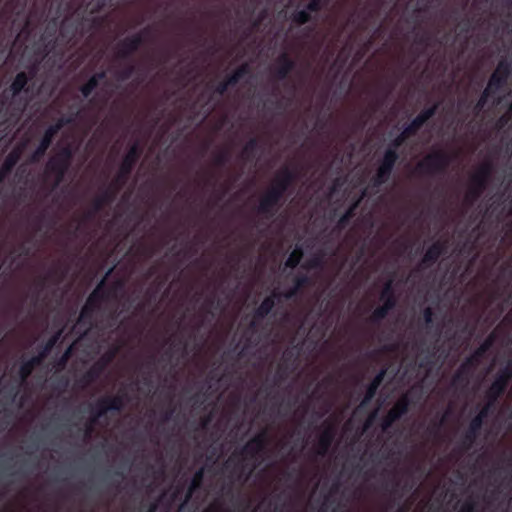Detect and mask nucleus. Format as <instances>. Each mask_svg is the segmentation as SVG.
Instances as JSON below:
<instances>
[{
  "instance_id": "f257e3e1",
  "label": "nucleus",
  "mask_w": 512,
  "mask_h": 512,
  "mask_svg": "<svg viewBox=\"0 0 512 512\" xmlns=\"http://www.w3.org/2000/svg\"><path fill=\"white\" fill-rule=\"evenodd\" d=\"M28 77L25 72L16 75L8 88L0 93V127H8L18 122L24 112H27L26 119V143L30 141L29 108L30 99L22 100L20 95L27 85Z\"/></svg>"
},
{
  "instance_id": "f03ea898",
  "label": "nucleus",
  "mask_w": 512,
  "mask_h": 512,
  "mask_svg": "<svg viewBox=\"0 0 512 512\" xmlns=\"http://www.w3.org/2000/svg\"><path fill=\"white\" fill-rule=\"evenodd\" d=\"M75 148L71 143L57 145L54 153L49 157L45 175L52 189H56L64 181L65 175L71 165Z\"/></svg>"
},
{
  "instance_id": "7ed1b4c3",
  "label": "nucleus",
  "mask_w": 512,
  "mask_h": 512,
  "mask_svg": "<svg viewBox=\"0 0 512 512\" xmlns=\"http://www.w3.org/2000/svg\"><path fill=\"white\" fill-rule=\"evenodd\" d=\"M495 341L494 334H490L474 352L466 357L457 368L451 379V386L456 389H465L468 387L475 370L479 366L481 359L491 349Z\"/></svg>"
},
{
  "instance_id": "20e7f679",
  "label": "nucleus",
  "mask_w": 512,
  "mask_h": 512,
  "mask_svg": "<svg viewBox=\"0 0 512 512\" xmlns=\"http://www.w3.org/2000/svg\"><path fill=\"white\" fill-rule=\"evenodd\" d=\"M109 297L110 290L106 287V278H103L90 293L82 307L77 320V326L83 327L85 331L90 330L94 323L95 313L100 309L101 303Z\"/></svg>"
},
{
  "instance_id": "39448f33",
  "label": "nucleus",
  "mask_w": 512,
  "mask_h": 512,
  "mask_svg": "<svg viewBox=\"0 0 512 512\" xmlns=\"http://www.w3.org/2000/svg\"><path fill=\"white\" fill-rule=\"evenodd\" d=\"M143 154V148L139 141H134L123 156L119 169L112 179V182L123 189L128 182L137 162Z\"/></svg>"
},
{
  "instance_id": "423d86ee",
  "label": "nucleus",
  "mask_w": 512,
  "mask_h": 512,
  "mask_svg": "<svg viewBox=\"0 0 512 512\" xmlns=\"http://www.w3.org/2000/svg\"><path fill=\"white\" fill-rule=\"evenodd\" d=\"M494 170L493 163L486 161L482 163L477 171L472 175L470 187L465 195V201L473 204L482 196L486 190Z\"/></svg>"
},
{
  "instance_id": "0eeeda50",
  "label": "nucleus",
  "mask_w": 512,
  "mask_h": 512,
  "mask_svg": "<svg viewBox=\"0 0 512 512\" xmlns=\"http://www.w3.org/2000/svg\"><path fill=\"white\" fill-rule=\"evenodd\" d=\"M451 162L450 156L443 151H436L426 155L416 165V172L423 175L434 176L446 172Z\"/></svg>"
},
{
  "instance_id": "6e6552de",
  "label": "nucleus",
  "mask_w": 512,
  "mask_h": 512,
  "mask_svg": "<svg viewBox=\"0 0 512 512\" xmlns=\"http://www.w3.org/2000/svg\"><path fill=\"white\" fill-rule=\"evenodd\" d=\"M451 162L450 156L443 151H436L426 155L416 165V172L423 175L434 176L446 172Z\"/></svg>"
},
{
  "instance_id": "1a4fd4ad",
  "label": "nucleus",
  "mask_w": 512,
  "mask_h": 512,
  "mask_svg": "<svg viewBox=\"0 0 512 512\" xmlns=\"http://www.w3.org/2000/svg\"><path fill=\"white\" fill-rule=\"evenodd\" d=\"M150 32L151 29L146 27L140 32L120 40L115 46L116 57L120 60L130 59L145 42V37L148 36Z\"/></svg>"
},
{
  "instance_id": "9d476101",
  "label": "nucleus",
  "mask_w": 512,
  "mask_h": 512,
  "mask_svg": "<svg viewBox=\"0 0 512 512\" xmlns=\"http://www.w3.org/2000/svg\"><path fill=\"white\" fill-rule=\"evenodd\" d=\"M267 445L268 434L266 430H263L248 440L240 450L235 452V454L244 459L256 461L266 450Z\"/></svg>"
},
{
  "instance_id": "9b49d317",
  "label": "nucleus",
  "mask_w": 512,
  "mask_h": 512,
  "mask_svg": "<svg viewBox=\"0 0 512 512\" xmlns=\"http://www.w3.org/2000/svg\"><path fill=\"white\" fill-rule=\"evenodd\" d=\"M117 352L118 349L114 347L103 353L99 359L85 372L81 378V382L84 385H89L97 381L105 372L107 367L113 362Z\"/></svg>"
},
{
  "instance_id": "f8f14e48",
  "label": "nucleus",
  "mask_w": 512,
  "mask_h": 512,
  "mask_svg": "<svg viewBox=\"0 0 512 512\" xmlns=\"http://www.w3.org/2000/svg\"><path fill=\"white\" fill-rule=\"evenodd\" d=\"M512 74V63L508 58L503 57L497 63V66L491 74L487 86L496 93L501 92L507 85L508 79Z\"/></svg>"
},
{
  "instance_id": "ddd939ff",
  "label": "nucleus",
  "mask_w": 512,
  "mask_h": 512,
  "mask_svg": "<svg viewBox=\"0 0 512 512\" xmlns=\"http://www.w3.org/2000/svg\"><path fill=\"white\" fill-rule=\"evenodd\" d=\"M283 199L284 197L278 194L277 191L268 188L259 200L257 212L265 218L271 219L278 212Z\"/></svg>"
},
{
  "instance_id": "4468645a",
  "label": "nucleus",
  "mask_w": 512,
  "mask_h": 512,
  "mask_svg": "<svg viewBox=\"0 0 512 512\" xmlns=\"http://www.w3.org/2000/svg\"><path fill=\"white\" fill-rule=\"evenodd\" d=\"M411 404L412 401L410 399L409 393L402 395L396 401L393 407L387 412V414L383 417L381 422L382 430H388L396 421H398L402 416L407 414Z\"/></svg>"
},
{
  "instance_id": "2eb2a0df",
  "label": "nucleus",
  "mask_w": 512,
  "mask_h": 512,
  "mask_svg": "<svg viewBox=\"0 0 512 512\" xmlns=\"http://www.w3.org/2000/svg\"><path fill=\"white\" fill-rule=\"evenodd\" d=\"M336 436V426L330 420H326L323 423V430L320 433L315 452L318 456L324 457L331 448Z\"/></svg>"
},
{
  "instance_id": "dca6fc26",
  "label": "nucleus",
  "mask_w": 512,
  "mask_h": 512,
  "mask_svg": "<svg viewBox=\"0 0 512 512\" xmlns=\"http://www.w3.org/2000/svg\"><path fill=\"white\" fill-rule=\"evenodd\" d=\"M121 190L122 188L116 186L112 181L105 186L101 193L91 201L93 214L99 213L105 206L112 204Z\"/></svg>"
},
{
  "instance_id": "f3484780",
  "label": "nucleus",
  "mask_w": 512,
  "mask_h": 512,
  "mask_svg": "<svg viewBox=\"0 0 512 512\" xmlns=\"http://www.w3.org/2000/svg\"><path fill=\"white\" fill-rule=\"evenodd\" d=\"M296 172L289 167L285 166L278 171L276 177L269 187L274 191H277L278 194L284 197L287 190L291 187V185L296 180Z\"/></svg>"
},
{
  "instance_id": "a211bd4d",
  "label": "nucleus",
  "mask_w": 512,
  "mask_h": 512,
  "mask_svg": "<svg viewBox=\"0 0 512 512\" xmlns=\"http://www.w3.org/2000/svg\"><path fill=\"white\" fill-rule=\"evenodd\" d=\"M323 4V0H310L305 9L295 10L291 14L290 19L298 26L305 25L312 20L311 13H318L321 11Z\"/></svg>"
},
{
  "instance_id": "6ab92c4d",
  "label": "nucleus",
  "mask_w": 512,
  "mask_h": 512,
  "mask_svg": "<svg viewBox=\"0 0 512 512\" xmlns=\"http://www.w3.org/2000/svg\"><path fill=\"white\" fill-rule=\"evenodd\" d=\"M280 299V293L277 291H273L271 295L265 297L260 305L255 309L253 320L250 323L251 328H255L257 326L258 321L263 320L267 317L273 310L276 305V301Z\"/></svg>"
},
{
  "instance_id": "aec40b11",
  "label": "nucleus",
  "mask_w": 512,
  "mask_h": 512,
  "mask_svg": "<svg viewBox=\"0 0 512 512\" xmlns=\"http://www.w3.org/2000/svg\"><path fill=\"white\" fill-rule=\"evenodd\" d=\"M483 422H480V419L472 418L469 422V425L463 434L460 440V448L462 451L466 452L472 449L478 437L480 436Z\"/></svg>"
},
{
  "instance_id": "412c9836",
  "label": "nucleus",
  "mask_w": 512,
  "mask_h": 512,
  "mask_svg": "<svg viewBox=\"0 0 512 512\" xmlns=\"http://www.w3.org/2000/svg\"><path fill=\"white\" fill-rule=\"evenodd\" d=\"M446 252V244L443 241H436L430 245L421 259L418 267L427 269L437 263L438 259Z\"/></svg>"
},
{
  "instance_id": "4be33fe9",
  "label": "nucleus",
  "mask_w": 512,
  "mask_h": 512,
  "mask_svg": "<svg viewBox=\"0 0 512 512\" xmlns=\"http://www.w3.org/2000/svg\"><path fill=\"white\" fill-rule=\"evenodd\" d=\"M105 401V396L100 398L94 405H90V413L91 418L89 422L86 424L85 434L90 436L93 432L94 425L98 422L99 419L104 417L108 412H112L110 408H108V404Z\"/></svg>"
},
{
  "instance_id": "5701e85b",
  "label": "nucleus",
  "mask_w": 512,
  "mask_h": 512,
  "mask_svg": "<svg viewBox=\"0 0 512 512\" xmlns=\"http://www.w3.org/2000/svg\"><path fill=\"white\" fill-rule=\"evenodd\" d=\"M296 67V62L288 53L284 52L276 59V65L273 69L274 77L277 80H284Z\"/></svg>"
},
{
  "instance_id": "b1692460",
  "label": "nucleus",
  "mask_w": 512,
  "mask_h": 512,
  "mask_svg": "<svg viewBox=\"0 0 512 512\" xmlns=\"http://www.w3.org/2000/svg\"><path fill=\"white\" fill-rule=\"evenodd\" d=\"M298 358V352L294 349H286L282 356V361L278 365L277 376L280 380L287 378L289 372H291Z\"/></svg>"
},
{
  "instance_id": "393cba45",
  "label": "nucleus",
  "mask_w": 512,
  "mask_h": 512,
  "mask_svg": "<svg viewBox=\"0 0 512 512\" xmlns=\"http://www.w3.org/2000/svg\"><path fill=\"white\" fill-rule=\"evenodd\" d=\"M22 156V147L17 146L13 148L5 157L3 164L0 167V176L8 178L16 164L19 162Z\"/></svg>"
},
{
  "instance_id": "a878e982",
  "label": "nucleus",
  "mask_w": 512,
  "mask_h": 512,
  "mask_svg": "<svg viewBox=\"0 0 512 512\" xmlns=\"http://www.w3.org/2000/svg\"><path fill=\"white\" fill-rule=\"evenodd\" d=\"M386 372H387L386 369L382 368L375 375V377L372 379V381L368 384V386L366 387L364 397L361 401V406L367 405L375 397L378 388L380 387V385L382 384V382L386 376Z\"/></svg>"
},
{
  "instance_id": "bb28decb",
  "label": "nucleus",
  "mask_w": 512,
  "mask_h": 512,
  "mask_svg": "<svg viewBox=\"0 0 512 512\" xmlns=\"http://www.w3.org/2000/svg\"><path fill=\"white\" fill-rule=\"evenodd\" d=\"M511 380H512V359H508L506 361V363L497 370L492 382L507 389Z\"/></svg>"
},
{
  "instance_id": "cd10ccee",
  "label": "nucleus",
  "mask_w": 512,
  "mask_h": 512,
  "mask_svg": "<svg viewBox=\"0 0 512 512\" xmlns=\"http://www.w3.org/2000/svg\"><path fill=\"white\" fill-rule=\"evenodd\" d=\"M68 271V266L64 262L58 260L49 268L47 276L56 285H60L66 279Z\"/></svg>"
},
{
  "instance_id": "c85d7f7f",
  "label": "nucleus",
  "mask_w": 512,
  "mask_h": 512,
  "mask_svg": "<svg viewBox=\"0 0 512 512\" xmlns=\"http://www.w3.org/2000/svg\"><path fill=\"white\" fill-rule=\"evenodd\" d=\"M128 401V395L125 391H119L116 395L105 396V401L108 404V408L112 412H121Z\"/></svg>"
},
{
  "instance_id": "c756f323",
  "label": "nucleus",
  "mask_w": 512,
  "mask_h": 512,
  "mask_svg": "<svg viewBox=\"0 0 512 512\" xmlns=\"http://www.w3.org/2000/svg\"><path fill=\"white\" fill-rule=\"evenodd\" d=\"M398 159V152L392 149H385L383 157L379 161L378 168L392 174Z\"/></svg>"
},
{
  "instance_id": "7c9ffc66",
  "label": "nucleus",
  "mask_w": 512,
  "mask_h": 512,
  "mask_svg": "<svg viewBox=\"0 0 512 512\" xmlns=\"http://www.w3.org/2000/svg\"><path fill=\"white\" fill-rule=\"evenodd\" d=\"M379 300L383 303H390L392 308L396 307L397 304V297L395 293V289L393 286V280L389 279L383 286L380 295Z\"/></svg>"
},
{
  "instance_id": "2f4dec72",
  "label": "nucleus",
  "mask_w": 512,
  "mask_h": 512,
  "mask_svg": "<svg viewBox=\"0 0 512 512\" xmlns=\"http://www.w3.org/2000/svg\"><path fill=\"white\" fill-rule=\"evenodd\" d=\"M32 156L27 157L24 164L20 165L16 171V177L19 182H22L26 186L32 183Z\"/></svg>"
},
{
  "instance_id": "473e14b6",
  "label": "nucleus",
  "mask_w": 512,
  "mask_h": 512,
  "mask_svg": "<svg viewBox=\"0 0 512 512\" xmlns=\"http://www.w3.org/2000/svg\"><path fill=\"white\" fill-rule=\"evenodd\" d=\"M204 473H205V471H204L203 467L199 468L194 473V475L191 479L190 485L187 489L186 495H185V502H188L191 499V497L193 496V494L195 493V491L198 490L202 486L203 479H204Z\"/></svg>"
},
{
  "instance_id": "72a5a7b5",
  "label": "nucleus",
  "mask_w": 512,
  "mask_h": 512,
  "mask_svg": "<svg viewBox=\"0 0 512 512\" xmlns=\"http://www.w3.org/2000/svg\"><path fill=\"white\" fill-rule=\"evenodd\" d=\"M250 72V67L247 63L241 64L230 75L226 77L227 84L235 86L239 81Z\"/></svg>"
},
{
  "instance_id": "f704fd0d",
  "label": "nucleus",
  "mask_w": 512,
  "mask_h": 512,
  "mask_svg": "<svg viewBox=\"0 0 512 512\" xmlns=\"http://www.w3.org/2000/svg\"><path fill=\"white\" fill-rule=\"evenodd\" d=\"M506 390L507 389L504 387L492 382L486 390L484 398L485 400H488L491 403H495L497 405L499 399L505 394Z\"/></svg>"
},
{
  "instance_id": "c9c22d12",
  "label": "nucleus",
  "mask_w": 512,
  "mask_h": 512,
  "mask_svg": "<svg viewBox=\"0 0 512 512\" xmlns=\"http://www.w3.org/2000/svg\"><path fill=\"white\" fill-rule=\"evenodd\" d=\"M392 309L393 308L391 307L390 303H383L382 305L376 307L370 316V322L373 324H379L387 317Z\"/></svg>"
},
{
  "instance_id": "e433bc0d",
  "label": "nucleus",
  "mask_w": 512,
  "mask_h": 512,
  "mask_svg": "<svg viewBox=\"0 0 512 512\" xmlns=\"http://www.w3.org/2000/svg\"><path fill=\"white\" fill-rule=\"evenodd\" d=\"M86 8L90 7V13L95 14L101 12L112 0H75Z\"/></svg>"
},
{
  "instance_id": "4c0bfd02",
  "label": "nucleus",
  "mask_w": 512,
  "mask_h": 512,
  "mask_svg": "<svg viewBox=\"0 0 512 512\" xmlns=\"http://www.w3.org/2000/svg\"><path fill=\"white\" fill-rule=\"evenodd\" d=\"M260 148L259 140L256 137L251 138L243 147L241 156L242 158L249 160L253 158Z\"/></svg>"
},
{
  "instance_id": "58836bf2",
  "label": "nucleus",
  "mask_w": 512,
  "mask_h": 512,
  "mask_svg": "<svg viewBox=\"0 0 512 512\" xmlns=\"http://www.w3.org/2000/svg\"><path fill=\"white\" fill-rule=\"evenodd\" d=\"M304 256V251L301 246H296L290 253L289 257L285 262V266L291 269L296 268Z\"/></svg>"
},
{
  "instance_id": "ea45409f",
  "label": "nucleus",
  "mask_w": 512,
  "mask_h": 512,
  "mask_svg": "<svg viewBox=\"0 0 512 512\" xmlns=\"http://www.w3.org/2000/svg\"><path fill=\"white\" fill-rule=\"evenodd\" d=\"M357 207L358 202H355L344 212L337 222L338 228L344 229L349 225L351 219L355 216Z\"/></svg>"
},
{
  "instance_id": "a19ab883",
  "label": "nucleus",
  "mask_w": 512,
  "mask_h": 512,
  "mask_svg": "<svg viewBox=\"0 0 512 512\" xmlns=\"http://www.w3.org/2000/svg\"><path fill=\"white\" fill-rule=\"evenodd\" d=\"M495 94H497L495 91L485 87L480 98L474 106V113L479 114L487 104L489 98L493 97Z\"/></svg>"
},
{
  "instance_id": "79ce46f5",
  "label": "nucleus",
  "mask_w": 512,
  "mask_h": 512,
  "mask_svg": "<svg viewBox=\"0 0 512 512\" xmlns=\"http://www.w3.org/2000/svg\"><path fill=\"white\" fill-rule=\"evenodd\" d=\"M496 409V404L491 403L488 400H485L484 405L481 406L478 413L473 417L475 419H480V422L485 423V420L488 418L490 414Z\"/></svg>"
},
{
  "instance_id": "37998d69",
  "label": "nucleus",
  "mask_w": 512,
  "mask_h": 512,
  "mask_svg": "<svg viewBox=\"0 0 512 512\" xmlns=\"http://www.w3.org/2000/svg\"><path fill=\"white\" fill-rule=\"evenodd\" d=\"M69 122H70V119H65L62 117V118L58 119V121L56 123L50 125L46 129L44 134L47 136V138L54 139L55 136L58 134V132L63 128V126Z\"/></svg>"
},
{
  "instance_id": "c03bdc74",
  "label": "nucleus",
  "mask_w": 512,
  "mask_h": 512,
  "mask_svg": "<svg viewBox=\"0 0 512 512\" xmlns=\"http://www.w3.org/2000/svg\"><path fill=\"white\" fill-rule=\"evenodd\" d=\"M391 173L384 171L377 167L376 173L373 176L371 182L374 187H379L383 184H385L391 177Z\"/></svg>"
},
{
  "instance_id": "a18cd8bd",
  "label": "nucleus",
  "mask_w": 512,
  "mask_h": 512,
  "mask_svg": "<svg viewBox=\"0 0 512 512\" xmlns=\"http://www.w3.org/2000/svg\"><path fill=\"white\" fill-rule=\"evenodd\" d=\"M137 71V66L134 64H128L123 69L117 71L115 73V76L120 81H127L129 80Z\"/></svg>"
},
{
  "instance_id": "49530a36",
  "label": "nucleus",
  "mask_w": 512,
  "mask_h": 512,
  "mask_svg": "<svg viewBox=\"0 0 512 512\" xmlns=\"http://www.w3.org/2000/svg\"><path fill=\"white\" fill-rule=\"evenodd\" d=\"M97 80L90 77L86 83L80 87V92L84 98H88L92 92L98 87Z\"/></svg>"
},
{
  "instance_id": "de8ad7c7",
  "label": "nucleus",
  "mask_w": 512,
  "mask_h": 512,
  "mask_svg": "<svg viewBox=\"0 0 512 512\" xmlns=\"http://www.w3.org/2000/svg\"><path fill=\"white\" fill-rule=\"evenodd\" d=\"M230 161V152L227 149L220 150L214 156V164L218 167L225 166Z\"/></svg>"
},
{
  "instance_id": "09e8293b",
  "label": "nucleus",
  "mask_w": 512,
  "mask_h": 512,
  "mask_svg": "<svg viewBox=\"0 0 512 512\" xmlns=\"http://www.w3.org/2000/svg\"><path fill=\"white\" fill-rule=\"evenodd\" d=\"M21 375L24 379H28L32 375V357L28 355L21 366Z\"/></svg>"
},
{
  "instance_id": "8fccbe9b",
  "label": "nucleus",
  "mask_w": 512,
  "mask_h": 512,
  "mask_svg": "<svg viewBox=\"0 0 512 512\" xmlns=\"http://www.w3.org/2000/svg\"><path fill=\"white\" fill-rule=\"evenodd\" d=\"M52 141H53L52 138H47V136L44 134V136L41 140L40 147L38 149L34 150V162H36L39 155L41 153H43L52 144Z\"/></svg>"
},
{
  "instance_id": "3c124183",
  "label": "nucleus",
  "mask_w": 512,
  "mask_h": 512,
  "mask_svg": "<svg viewBox=\"0 0 512 512\" xmlns=\"http://www.w3.org/2000/svg\"><path fill=\"white\" fill-rule=\"evenodd\" d=\"M310 284V278L305 275H298L293 279V286L300 291V289Z\"/></svg>"
},
{
  "instance_id": "603ef678",
  "label": "nucleus",
  "mask_w": 512,
  "mask_h": 512,
  "mask_svg": "<svg viewBox=\"0 0 512 512\" xmlns=\"http://www.w3.org/2000/svg\"><path fill=\"white\" fill-rule=\"evenodd\" d=\"M21 249H22V247H19L18 249L15 248L9 253V256H7L6 260H8L9 258L12 259L10 267L15 265V269L19 268V265L22 262V259H21V253L20 252L18 253V250H21Z\"/></svg>"
},
{
  "instance_id": "864d4df0",
  "label": "nucleus",
  "mask_w": 512,
  "mask_h": 512,
  "mask_svg": "<svg viewBox=\"0 0 512 512\" xmlns=\"http://www.w3.org/2000/svg\"><path fill=\"white\" fill-rule=\"evenodd\" d=\"M426 121L418 114L409 124L408 127L416 134Z\"/></svg>"
},
{
  "instance_id": "5fc2aeb1",
  "label": "nucleus",
  "mask_w": 512,
  "mask_h": 512,
  "mask_svg": "<svg viewBox=\"0 0 512 512\" xmlns=\"http://www.w3.org/2000/svg\"><path fill=\"white\" fill-rule=\"evenodd\" d=\"M438 109V104H433L432 106L423 109L419 115L427 122L430 118H432Z\"/></svg>"
},
{
  "instance_id": "6e6d98bb",
  "label": "nucleus",
  "mask_w": 512,
  "mask_h": 512,
  "mask_svg": "<svg viewBox=\"0 0 512 512\" xmlns=\"http://www.w3.org/2000/svg\"><path fill=\"white\" fill-rule=\"evenodd\" d=\"M322 266V258L320 256H315L306 261L305 264L302 265L304 269H315Z\"/></svg>"
},
{
  "instance_id": "4d7b16f0",
  "label": "nucleus",
  "mask_w": 512,
  "mask_h": 512,
  "mask_svg": "<svg viewBox=\"0 0 512 512\" xmlns=\"http://www.w3.org/2000/svg\"><path fill=\"white\" fill-rule=\"evenodd\" d=\"M423 320L426 326H430L433 323L434 311L431 307H426L423 310Z\"/></svg>"
},
{
  "instance_id": "13d9d810",
  "label": "nucleus",
  "mask_w": 512,
  "mask_h": 512,
  "mask_svg": "<svg viewBox=\"0 0 512 512\" xmlns=\"http://www.w3.org/2000/svg\"><path fill=\"white\" fill-rule=\"evenodd\" d=\"M405 141L406 140L399 134L396 138H394L391 141V143L388 145L386 149H392L395 152H398V149L404 144Z\"/></svg>"
},
{
  "instance_id": "bf43d9fd",
  "label": "nucleus",
  "mask_w": 512,
  "mask_h": 512,
  "mask_svg": "<svg viewBox=\"0 0 512 512\" xmlns=\"http://www.w3.org/2000/svg\"><path fill=\"white\" fill-rule=\"evenodd\" d=\"M512 120V115L509 114V112L506 110V112L500 116L497 120V127L499 129L504 128L508 123Z\"/></svg>"
},
{
  "instance_id": "052dcab7",
  "label": "nucleus",
  "mask_w": 512,
  "mask_h": 512,
  "mask_svg": "<svg viewBox=\"0 0 512 512\" xmlns=\"http://www.w3.org/2000/svg\"><path fill=\"white\" fill-rule=\"evenodd\" d=\"M230 87L229 84H227V80L218 83L214 89V92L218 95H224L228 88Z\"/></svg>"
},
{
  "instance_id": "680f3d73",
  "label": "nucleus",
  "mask_w": 512,
  "mask_h": 512,
  "mask_svg": "<svg viewBox=\"0 0 512 512\" xmlns=\"http://www.w3.org/2000/svg\"><path fill=\"white\" fill-rule=\"evenodd\" d=\"M185 350V343L183 342H179L177 344H173L171 347H169V349H167L165 352H164V356L166 357H171L172 356V352L173 350Z\"/></svg>"
},
{
  "instance_id": "e2e57ef3",
  "label": "nucleus",
  "mask_w": 512,
  "mask_h": 512,
  "mask_svg": "<svg viewBox=\"0 0 512 512\" xmlns=\"http://www.w3.org/2000/svg\"><path fill=\"white\" fill-rule=\"evenodd\" d=\"M299 290L296 289L294 286L291 287L288 291L284 293H280V298L284 297L285 299L289 300L294 298L298 294Z\"/></svg>"
},
{
  "instance_id": "0e129e2a",
  "label": "nucleus",
  "mask_w": 512,
  "mask_h": 512,
  "mask_svg": "<svg viewBox=\"0 0 512 512\" xmlns=\"http://www.w3.org/2000/svg\"><path fill=\"white\" fill-rule=\"evenodd\" d=\"M31 25H32V12L30 9L27 11L26 21H25V27L24 31L27 33V35L31 32Z\"/></svg>"
},
{
  "instance_id": "69168bd1",
  "label": "nucleus",
  "mask_w": 512,
  "mask_h": 512,
  "mask_svg": "<svg viewBox=\"0 0 512 512\" xmlns=\"http://www.w3.org/2000/svg\"><path fill=\"white\" fill-rule=\"evenodd\" d=\"M475 511V503L472 501L465 502L459 512H474Z\"/></svg>"
},
{
  "instance_id": "338daca9",
  "label": "nucleus",
  "mask_w": 512,
  "mask_h": 512,
  "mask_svg": "<svg viewBox=\"0 0 512 512\" xmlns=\"http://www.w3.org/2000/svg\"><path fill=\"white\" fill-rule=\"evenodd\" d=\"M214 304H215V296L212 295L206 299V301L203 305V309H205V311L208 312L209 309L214 306Z\"/></svg>"
},
{
  "instance_id": "774afa93",
  "label": "nucleus",
  "mask_w": 512,
  "mask_h": 512,
  "mask_svg": "<svg viewBox=\"0 0 512 512\" xmlns=\"http://www.w3.org/2000/svg\"><path fill=\"white\" fill-rule=\"evenodd\" d=\"M414 135L416 134L408 127V125L405 126L402 132L400 133V136H402L405 140Z\"/></svg>"
}]
</instances>
